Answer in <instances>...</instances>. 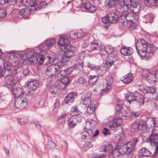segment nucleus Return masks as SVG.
<instances>
[{
	"instance_id": "nucleus-39",
	"label": "nucleus",
	"mask_w": 158,
	"mask_h": 158,
	"mask_svg": "<svg viewBox=\"0 0 158 158\" xmlns=\"http://www.w3.org/2000/svg\"><path fill=\"white\" fill-rule=\"evenodd\" d=\"M70 82V78L68 77H63L61 79V82L64 85V88L67 86L69 84Z\"/></svg>"
},
{
	"instance_id": "nucleus-33",
	"label": "nucleus",
	"mask_w": 158,
	"mask_h": 158,
	"mask_svg": "<svg viewBox=\"0 0 158 158\" xmlns=\"http://www.w3.org/2000/svg\"><path fill=\"white\" fill-rule=\"evenodd\" d=\"M30 14V11L27 8H23L19 11V14L23 18L27 17Z\"/></svg>"
},
{
	"instance_id": "nucleus-49",
	"label": "nucleus",
	"mask_w": 158,
	"mask_h": 158,
	"mask_svg": "<svg viewBox=\"0 0 158 158\" xmlns=\"http://www.w3.org/2000/svg\"><path fill=\"white\" fill-rule=\"evenodd\" d=\"M47 145L48 146V148L49 149H53L56 146L55 143L52 140L48 141Z\"/></svg>"
},
{
	"instance_id": "nucleus-47",
	"label": "nucleus",
	"mask_w": 158,
	"mask_h": 158,
	"mask_svg": "<svg viewBox=\"0 0 158 158\" xmlns=\"http://www.w3.org/2000/svg\"><path fill=\"white\" fill-rule=\"evenodd\" d=\"M18 120L19 122L22 124L26 123L27 121V117L24 116H21L20 118Z\"/></svg>"
},
{
	"instance_id": "nucleus-2",
	"label": "nucleus",
	"mask_w": 158,
	"mask_h": 158,
	"mask_svg": "<svg viewBox=\"0 0 158 158\" xmlns=\"http://www.w3.org/2000/svg\"><path fill=\"white\" fill-rule=\"evenodd\" d=\"M90 48L92 51L95 52V54H99L102 58H105L107 55L112 53L114 50V47L110 45H106L104 48H102L101 44L95 41L91 43Z\"/></svg>"
},
{
	"instance_id": "nucleus-5",
	"label": "nucleus",
	"mask_w": 158,
	"mask_h": 158,
	"mask_svg": "<svg viewBox=\"0 0 158 158\" xmlns=\"http://www.w3.org/2000/svg\"><path fill=\"white\" fill-rule=\"evenodd\" d=\"M43 56V52H34L30 58L25 59L24 61L27 62V64H36L39 62L40 64V58Z\"/></svg>"
},
{
	"instance_id": "nucleus-63",
	"label": "nucleus",
	"mask_w": 158,
	"mask_h": 158,
	"mask_svg": "<svg viewBox=\"0 0 158 158\" xmlns=\"http://www.w3.org/2000/svg\"><path fill=\"white\" fill-rule=\"evenodd\" d=\"M122 106L121 104H118L116 106V110L118 111L119 113L121 112V110L122 109Z\"/></svg>"
},
{
	"instance_id": "nucleus-23",
	"label": "nucleus",
	"mask_w": 158,
	"mask_h": 158,
	"mask_svg": "<svg viewBox=\"0 0 158 158\" xmlns=\"http://www.w3.org/2000/svg\"><path fill=\"white\" fill-rule=\"evenodd\" d=\"M48 49L49 48L46 43L45 41H44L39 45V47L35 48L34 50H36L40 53H41V51H42V52H44V53H46V52L44 51V50H46Z\"/></svg>"
},
{
	"instance_id": "nucleus-22",
	"label": "nucleus",
	"mask_w": 158,
	"mask_h": 158,
	"mask_svg": "<svg viewBox=\"0 0 158 158\" xmlns=\"http://www.w3.org/2000/svg\"><path fill=\"white\" fill-rule=\"evenodd\" d=\"M107 16L109 18L111 23H117L119 19L118 15L114 12L110 13Z\"/></svg>"
},
{
	"instance_id": "nucleus-37",
	"label": "nucleus",
	"mask_w": 158,
	"mask_h": 158,
	"mask_svg": "<svg viewBox=\"0 0 158 158\" xmlns=\"http://www.w3.org/2000/svg\"><path fill=\"white\" fill-rule=\"evenodd\" d=\"M157 49V47L152 44L147 45V52L148 53L153 54Z\"/></svg>"
},
{
	"instance_id": "nucleus-60",
	"label": "nucleus",
	"mask_w": 158,
	"mask_h": 158,
	"mask_svg": "<svg viewBox=\"0 0 158 158\" xmlns=\"http://www.w3.org/2000/svg\"><path fill=\"white\" fill-rule=\"evenodd\" d=\"M96 72L98 75H102L104 73L105 71L101 68H99L97 70Z\"/></svg>"
},
{
	"instance_id": "nucleus-15",
	"label": "nucleus",
	"mask_w": 158,
	"mask_h": 158,
	"mask_svg": "<svg viewBox=\"0 0 158 158\" xmlns=\"http://www.w3.org/2000/svg\"><path fill=\"white\" fill-rule=\"evenodd\" d=\"M105 85H104L105 89L102 90V91L106 92L108 89L111 88V85L113 82V78L110 75H108L105 78Z\"/></svg>"
},
{
	"instance_id": "nucleus-38",
	"label": "nucleus",
	"mask_w": 158,
	"mask_h": 158,
	"mask_svg": "<svg viewBox=\"0 0 158 158\" xmlns=\"http://www.w3.org/2000/svg\"><path fill=\"white\" fill-rule=\"evenodd\" d=\"M102 23L104 24V26L105 28H107L109 26L110 24L111 23L109 20V18L106 16L102 18Z\"/></svg>"
},
{
	"instance_id": "nucleus-27",
	"label": "nucleus",
	"mask_w": 158,
	"mask_h": 158,
	"mask_svg": "<svg viewBox=\"0 0 158 158\" xmlns=\"http://www.w3.org/2000/svg\"><path fill=\"white\" fill-rule=\"evenodd\" d=\"M145 123L148 128H152L154 127L156 122L153 118L149 117L147 118Z\"/></svg>"
},
{
	"instance_id": "nucleus-11",
	"label": "nucleus",
	"mask_w": 158,
	"mask_h": 158,
	"mask_svg": "<svg viewBox=\"0 0 158 158\" xmlns=\"http://www.w3.org/2000/svg\"><path fill=\"white\" fill-rule=\"evenodd\" d=\"M15 107L19 109L25 108L27 105V98L24 96H21L16 98L15 102Z\"/></svg>"
},
{
	"instance_id": "nucleus-48",
	"label": "nucleus",
	"mask_w": 158,
	"mask_h": 158,
	"mask_svg": "<svg viewBox=\"0 0 158 158\" xmlns=\"http://www.w3.org/2000/svg\"><path fill=\"white\" fill-rule=\"evenodd\" d=\"M87 82V80L84 77H80L78 80V82L80 84L83 85L86 83Z\"/></svg>"
},
{
	"instance_id": "nucleus-54",
	"label": "nucleus",
	"mask_w": 158,
	"mask_h": 158,
	"mask_svg": "<svg viewBox=\"0 0 158 158\" xmlns=\"http://www.w3.org/2000/svg\"><path fill=\"white\" fill-rule=\"evenodd\" d=\"M132 2H133V0H123V4L124 5H126L128 7L129 9L130 4V5L131 4Z\"/></svg>"
},
{
	"instance_id": "nucleus-56",
	"label": "nucleus",
	"mask_w": 158,
	"mask_h": 158,
	"mask_svg": "<svg viewBox=\"0 0 158 158\" xmlns=\"http://www.w3.org/2000/svg\"><path fill=\"white\" fill-rule=\"evenodd\" d=\"M150 74L149 71L147 69H144L142 73V75L143 76L145 77H148Z\"/></svg>"
},
{
	"instance_id": "nucleus-55",
	"label": "nucleus",
	"mask_w": 158,
	"mask_h": 158,
	"mask_svg": "<svg viewBox=\"0 0 158 158\" xmlns=\"http://www.w3.org/2000/svg\"><path fill=\"white\" fill-rule=\"evenodd\" d=\"M112 145L111 144H107V145L106 146L105 148L103 149V151L104 152H109V150L112 149Z\"/></svg>"
},
{
	"instance_id": "nucleus-53",
	"label": "nucleus",
	"mask_w": 158,
	"mask_h": 158,
	"mask_svg": "<svg viewBox=\"0 0 158 158\" xmlns=\"http://www.w3.org/2000/svg\"><path fill=\"white\" fill-rule=\"evenodd\" d=\"M47 3L44 1H41L38 5V7L40 9L44 8L47 5Z\"/></svg>"
},
{
	"instance_id": "nucleus-51",
	"label": "nucleus",
	"mask_w": 158,
	"mask_h": 158,
	"mask_svg": "<svg viewBox=\"0 0 158 158\" xmlns=\"http://www.w3.org/2000/svg\"><path fill=\"white\" fill-rule=\"evenodd\" d=\"M76 69L82 71L83 69V62H77L76 64Z\"/></svg>"
},
{
	"instance_id": "nucleus-50",
	"label": "nucleus",
	"mask_w": 158,
	"mask_h": 158,
	"mask_svg": "<svg viewBox=\"0 0 158 158\" xmlns=\"http://www.w3.org/2000/svg\"><path fill=\"white\" fill-rule=\"evenodd\" d=\"M148 93L146 94H148L149 95V93H155L156 92V88L154 87H150L148 88L147 89ZM150 96V95H149Z\"/></svg>"
},
{
	"instance_id": "nucleus-10",
	"label": "nucleus",
	"mask_w": 158,
	"mask_h": 158,
	"mask_svg": "<svg viewBox=\"0 0 158 158\" xmlns=\"http://www.w3.org/2000/svg\"><path fill=\"white\" fill-rule=\"evenodd\" d=\"M145 122L141 120L139 122H135L132 123L131 131L132 133L137 132L138 131H143L146 128Z\"/></svg>"
},
{
	"instance_id": "nucleus-19",
	"label": "nucleus",
	"mask_w": 158,
	"mask_h": 158,
	"mask_svg": "<svg viewBox=\"0 0 158 158\" xmlns=\"http://www.w3.org/2000/svg\"><path fill=\"white\" fill-rule=\"evenodd\" d=\"M133 49L131 47H127L125 46H122L120 52L121 54L124 56H129L133 52Z\"/></svg>"
},
{
	"instance_id": "nucleus-45",
	"label": "nucleus",
	"mask_w": 158,
	"mask_h": 158,
	"mask_svg": "<svg viewBox=\"0 0 158 158\" xmlns=\"http://www.w3.org/2000/svg\"><path fill=\"white\" fill-rule=\"evenodd\" d=\"M87 107V111L88 114H91L93 113L95 110V106L94 104H93L89 105V106H85Z\"/></svg>"
},
{
	"instance_id": "nucleus-52",
	"label": "nucleus",
	"mask_w": 158,
	"mask_h": 158,
	"mask_svg": "<svg viewBox=\"0 0 158 158\" xmlns=\"http://www.w3.org/2000/svg\"><path fill=\"white\" fill-rule=\"evenodd\" d=\"M31 124L32 125H35L38 128H41V125L40 122L36 121L35 120H32L31 123Z\"/></svg>"
},
{
	"instance_id": "nucleus-34",
	"label": "nucleus",
	"mask_w": 158,
	"mask_h": 158,
	"mask_svg": "<svg viewBox=\"0 0 158 158\" xmlns=\"http://www.w3.org/2000/svg\"><path fill=\"white\" fill-rule=\"evenodd\" d=\"M117 0H106L105 4L106 6L108 8H112L115 7L116 3V1Z\"/></svg>"
},
{
	"instance_id": "nucleus-64",
	"label": "nucleus",
	"mask_w": 158,
	"mask_h": 158,
	"mask_svg": "<svg viewBox=\"0 0 158 158\" xmlns=\"http://www.w3.org/2000/svg\"><path fill=\"white\" fill-rule=\"evenodd\" d=\"M131 115L132 117H134L135 118H137L139 116V114L138 112H132L131 114Z\"/></svg>"
},
{
	"instance_id": "nucleus-46",
	"label": "nucleus",
	"mask_w": 158,
	"mask_h": 158,
	"mask_svg": "<svg viewBox=\"0 0 158 158\" xmlns=\"http://www.w3.org/2000/svg\"><path fill=\"white\" fill-rule=\"evenodd\" d=\"M69 37L70 39H76L78 37V35L76 31H72L69 33Z\"/></svg>"
},
{
	"instance_id": "nucleus-28",
	"label": "nucleus",
	"mask_w": 158,
	"mask_h": 158,
	"mask_svg": "<svg viewBox=\"0 0 158 158\" xmlns=\"http://www.w3.org/2000/svg\"><path fill=\"white\" fill-rule=\"evenodd\" d=\"M129 16L128 14H127V16H126V20L123 21V24L124 25H126L128 27L135 28V24L133 23L132 20L131 19L127 20V18L128 16Z\"/></svg>"
},
{
	"instance_id": "nucleus-41",
	"label": "nucleus",
	"mask_w": 158,
	"mask_h": 158,
	"mask_svg": "<svg viewBox=\"0 0 158 158\" xmlns=\"http://www.w3.org/2000/svg\"><path fill=\"white\" fill-rule=\"evenodd\" d=\"M67 115L66 113L63 114L58 117L57 120L58 123L60 124L64 123L65 121V118Z\"/></svg>"
},
{
	"instance_id": "nucleus-26",
	"label": "nucleus",
	"mask_w": 158,
	"mask_h": 158,
	"mask_svg": "<svg viewBox=\"0 0 158 158\" xmlns=\"http://www.w3.org/2000/svg\"><path fill=\"white\" fill-rule=\"evenodd\" d=\"M93 134V131L91 129H87L85 127L84 131L82 133L81 138L83 139H85L86 138H90Z\"/></svg>"
},
{
	"instance_id": "nucleus-21",
	"label": "nucleus",
	"mask_w": 158,
	"mask_h": 158,
	"mask_svg": "<svg viewBox=\"0 0 158 158\" xmlns=\"http://www.w3.org/2000/svg\"><path fill=\"white\" fill-rule=\"evenodd\" d=\"M23 3L27 7H34L37 6V2L35 0H23ZM37 7H35L34 10H36Z\"/></svg>"
},
{
	"instance_id": "nucleus-31",
	"label": "nucleus",
	"mask_w": 158,
	"mask_h": 158,
	"mask_svg": "<svg viewBox=\"0 0 158 158\" xmlns=\"http://www.w3.org/2000/svg\"><path fill=\"white\" fill-rule=\"evenodd\" d=\"M99 77L97 75H90L88 83L89 84H94L97 81H98L99 80Z\"/></svg>"
},
{
	"instance_id": "nucleus-29",
	"label": "nucleus",
	"mask_w": 158,
	"mask_h": 158,
	"mask_svg": "<svg viewBox=\"0 0 158 158\" xmlns=\"http://www.w3.org/2000/svg\"><path fill=\"white\" fill-rule=\"evenodd\" d=\"M144 3L150 7L158 6V0H144Z\"/></svg>"
},
{
	"instance_id": "nucleus-57",
	"label": "nucleus",
	"mask_w": 158,
	"mask_h": 158,
	"mask_svg": "<svg viewBox=\"0 0 158 158\" xmlns=\"http://www.w3.org/2000/svg\"><path fill=\"white\" fill-rule=\"evenodd\" d=\"M6 15V12L4 9H1L0 10V18H3L5 17Z\"/></svg>"
},
{
	"instance_id": "nucleus-58",
	"label": "nucleus",
	"mask_w": 158,
	"mask_h": 158,
	"mask_svg": "<svg viewBox=\"0 0 158 158\" xmlns=\"http://www.w3.org/2000/svg\"><path fill=\"white\" fill-rule=\"evenodd\" d=\"M74 100L73 99H72L71 98H69V97L67 96H66L64 100V102L66 104H68L70 102H72Z\"/></svg>"
},
{
	"instance_id": "nucleus-25",
	"label": "nucleus",
	"mask_w": 158,
	"mask_h": 158,
	"mask_svg": "<svg viewBox=\"0 0 158 158\" xmlns=\"http://www.w3.org/2000/svg\"><path fill=\"white\" fill-rule=\"evenodd\" d=\"M117 60L116 56H114L111 55L108 56L106 60V64L107 67H110Z\"/></svg>"
},
{
	"instance_id": "nucleus-13",
	"label": "nucleus",
	"mask_w": 158,
	"mask_h": 158,
	"mask_svg": "<svg viewBox=\"0 0 158 158\" xmlns=\"http://www.w3.org/2000/svg\"><path fill=\"white\" fill-rule=\"evenodd\" d=\"M135 47L138 53L141 57L146 56L147 51V45H142L140 43H136Z\"/></svg>"
},
{
	"instance_id": "nucleus-42",
	"label": "nucleus",
	"mask_w": 158,
	"mask_h": 158,
	"mask_svg": "<svg viewBox=\"0 0 158 158\" xmlns=\"http://www.w3.org/2000/svg\"><path fill=\"white\" fill-rule=\"evenodd\" d=\"M145 18L146 19L145 23H151L152 22L154 16L152 14H149L145 16Z\"/></svg>"
},
{
	"instance_id": "nucleus-30",
	"label": "nucleus",
	"mask_w": 158,
	"mask_h": 158,
	"mask_svg": "<svg viewBox=\"0 0 158 158\" xmlns=\"http://www.w3.org/2000/svg\"><path fill=\"white\" fill-rule=\"evenodd\" d=\"M124 78L122 81L124 84H127L132 81V74L131 73H129L127 75L124 76Z\"/></svg>"
},
{
	"instance_id": "nucleus-59",
	"label": "nucleus",
	"mask_w": 158,
	"mask_h": 158,
	"mask_svg": "<svg viewBox=\"0 0 158 158\" xmlns=\"http://www.w3.org/2000/svg\"><path fill=\"white\" fill-rule=\"evenodd\" d=\"M138 139L137 138H134L132 140V142H131L132 144V146H133V148L134 149L136 144L138 142Z\"/></svg>"
},
{
	"instance_id": "nucleus-7",
	"label": "nucleus",
	"mask_w": 158,
	"mask_h": 158,
	"mask_svg": "<svg viewBox=\"0 0 158 158\" xmlns=\"http://www.w3.org/2000/svg\"><path fill=\"white\" fill-rule=\"evenodd\" d=\"M39 85V81L37 80H33L29 82L27 85V89L25 92V94L27 95L32 94L38 88Z\"/></svg>"
},
{
	"instance_id": "nucleus-43",
	"label": "nucleus",
	"mask_w": 158,
	"mask_h": 158,
	"mask_svg": "<svg viewBox=\"0 0 158 158\" xmlns=\"http://www.w3.org/2000/svg\"><path fill=\"white\" fill-rule=\"evenodd\" d=\"M91 100L89 97H87L84 98L83 101L81 103V104L84 105L85 106L92 105L91 104Z\"/></svg>"
},
{
	"instance_id": "nucleus-17",
	"label": "nucleus",
	"mask_w": 158,
	"mask_h": 158,
	"mask_svg": "<svg viewBox=\"0 0 158 158\" xmlns=\"http://www.w3.org/2000/svg\"><path fill=\"white\" fill-rule=\"evenodd\" d=\"M16 85H13L11 86L12 92L15 98H18L21 97V94H23V92L22 89L20 88H17L16 87Z\"/></svg>"
},
{
	"instance_id": "nucleus-8",
	"label": "nucleus",
	"mask_w": 158,
	"mask_h": 158,
	"mask_svg": "<svg viewBox=\"0 0 158 158\" xmlns=\"http://www.w3.org/2000/svg\"><path fill=\"white\" fill-rule=\"evenodd\" d=\"M8 62L6 61L4 62V69L2 70L10 71L12 66H15L18 64L19 62L15 59V56H11L8 58Z\"/></svg>"
},
{
	"instance_id": "nucleus-4",
	"label": "nucleus",
	"mask_w": 158,
	"mask_h": 158,
	"mask_svg": "<svg viewBox=\"0 0 158 158\" xmlns=\"http://www.w3.org/2000/svg\"><path fill=\"white\" fill-rule=\"evenodd\" d=\"M64 64L59 62L58 64L54 63L50 65L46 69V74L49 77L54 76L59 69L63 66Z\"/></svg>"
},
{
	"instance_id": "nucleus-35",
	"label": "nucleus",
	"mask_w": 158,
	"mask_h": 158,
	"mask_svg": "<svg viewBox=\"0 0 158 158\" xmlns=\"http://www.w3.org/2000/svg\"><path fill=\"white\" fill-rule=\"evenodd\" d=\"M80 113L77 107L75 106L72 107L70 113L73 116H77L80 114Z\"/></svg>"
},
{
	"instance_id": "nucleus-18",
	"label": "nucleus",
	"mask_w": 158,
	"mask_h": 158,
	"mask_svg": "<svg viewBox=\"0 0 158 158\" xmlns=\"http://www.w3.org/2000/svg\"><path fill=\"white\" fill-rule=\"evenodd\" d=\"M122 120L120 118H117L114 119L113 123L109 125V127L112 130H117L118 126L121 125Z\"/></svg>"
},
{
	"instance_id": "nucleus-24",
	"label": "nucleus",
	"mask_w": 158,
	"mask_h": 158,
	"mask_svg": "<svg viewBox=\"0 0 158 158\" xmlns=\"http://www.w3.org/2000/svg\"><path fill=\"white\" fill-rule=\"evenodd\" d=\"M138 153L140 157H148L152 155L151 152L145 148H142L140 149Z\"/></svg>"
},
{
	"instance_id": "nucleus-32",
	"label": "nucleus",
	"mask_w": 158,
	"mask_h": 158,
	"mask_svg": "<svg viewBox=\"0 0 158 158\" xmlns=\"http://www.w3.org/2000/svg\"><path fill=\"white\" fill-rule=\"evenodd\" d=\"M13 77L12 75H8L6 76L5 79V82L6 84L9 85H16L14 84L13 81Z\"/></svg>"
},
{
	"instance_id": "nucleus-62",
	"label": "nucleus",
	"mask_w": 158,
	"mask_h": 158,
	"mask_svg": "<svg viewBox=\"0 0 158 158\" xmlns=\"http://www.w3.org/2000/svg\"><path fill=\"white\" fill-rule=\"evenodd\" d=\"M102 132L105 135L110 134V133L109 132V130L106 128H105L103 129L102 130Z\"/></svg>"
},
{
	"instance_id": "nucleus-6",
	"label": "nucleus",
	"mask_w": 158,
	"mask_h": 158,
	"mask_svg": "<svg viewBox=\"0 0 158 158\" xmlns=\"http://www.w3.org/2000/svg\"><path fill=\"white\" fill-rule=\"evenodd\" d=\"M134 150L131 142L124 143L120 146L118 149L119 152L122 154L130 155Z\"/></svg>"
},
{
	"instance_id": "nucleus-1",
	"label": "nucleus",
	"mask_w": 158,
	"mask_h": 158,
	"mask_svg": "<svg viewBox=\"0 0 158 158\" xmlns=\"http://www.w3.org/2000/svg\"><path fill=\"white\" fill-rule=\"evenodd\" d=\"M43 52V56L40 58V64H42L45 62L46 64H50L54 62H61L64 64L69 60L70 57L67 56L64 54L60 53L59 55L52 52L49 54Z\"/></svg>"
},
{
	"instance_id": "nucleus-14",
	"label": "nucleus",
	"mask_w": 158,
	"mask_h": 158,
	"mask_svg": "<svg viewBox=\"0 0 158 158\" xmlns=\"http://www.w3.org/2000/svg\"><path fill=\"white\" fill-rule=\"evenodd\" d=\"M141 5L138 2L133 1L132 2L130 5V11L133 14L138 13L141 8Z\"/></svg>"
},
{
	"instance_id": "nucleus-61",
	"label": "nucleus",
	"mask_w": 158,
	"mask_h": 158,
	"mask_svg": "<svg viewBox=\"0 0 158 158\" xmlns=\"http://www.w3.org/2000/svg\"><path fill=\"white\" fill-rule=\"evenodd\" d=\"M105 157V156L103 154L100 155L94 154L93 156V158H104Z\"/></svg>"
},
{
	"instance_id": "nucleus-40",
	"label": "nucleus",
	"mask_w": 158,
	"mask_h": 158,
	"mask_svg": "<svg viewBox=\"0 0 158 158\" xmlns=\"http://www.w3.org/2000/svg\"><path fill=\"white\" fill-rule=\"evenodd\" d=\"M45 41L49 48L53 46L56 43V40L54 38L48 39Z\"/></svg>"
},
{
	"instance_id": "nucleus-44",
	"label": "nucleus",
	"mask_w": 158,
	"mask_h": 158,
	"mask_svg": "<svg viewBox=\"0 0 158 158\" xmlns=\"http://www.w3.org/2000/svg\"><path fill=\"white\" fill-rule=\"evenodd\" d=\"M135 94L133 95L131 94L128 96H126L125 99L129 103H131L132 101H135Z\"/></svg>"
},
{
	"instance_id": "nucleus-16",
	"label": "nucleus",
	"mask_w": 158,
	"mask_h": 158,
	"mask_svg": "<svg viewBox=\"0 0 158 158\" xmlns=\"http://www.w3.org/2000/svg\"><path fill=\"white\" fill-rule=\"evenodd\" d=\"M128 7L126 5H124L123 4L121 3L117 5L115 8V11L116 14H119V15L127 12L129 10Z\"/></svg>"
},
{
	"instance_id": "nucleus-3",
	"label": "nucleus",
	"mask_w": 158,
	"mask_h": 158,
	"mask_svg": "<svg viewBox=\"0 0 158 158\" xmlns=\"http://www.w3.org/2000/svg\"><path fill=\"white\" fill-rule=\"evenodd\" d=\"M69 42L68 39L60 37L58 42V44L64 47V54L67 56L71 57L73 54V46L69 45Z\"/></svg>"
},
{
	"instance_id": "nucleus-9",
	"label": "nucleus",
	"mask_w": 158,
	"mask_h": 158,
	"mask_svg": "<svg viewBox=\"0 0 158 158\" xmlns=\"http://www.w3.org/2000/svg\"><path fill=\"white\" fill-rule=\"evenodd\" d=\"M158 129V127H156ZM156 129L152 130V133L149 136V142L151 143L152 145H156V151L154 153L155 155H158V133L155 132Z\"/></svg>"
},
{
	"instance_id": "nucleus-20",
	"label": "nucleus",
	"mask_w": 158,
	"mask_h": 158,
	"mask_svg": "<svg viewBox=\"0 0 158 158\" xmlns=\"http://www.w3.org/2000/svg\"><path fill=\"white\" fill-rule=\"evenodd\" d=\"M82 6L87 10L90 12L93 13L97 10L96 7L89 2H86L83 3Z\"/></svg>"
},
{
	"instance_id": "nucleus-12",
	"label": "nucleus",
	"mask_w": 158,
	"mask_h": 158,
	"mask_svg": "<svg viewBox=\"0 0 158 158\" xmlns=\"http://www.w3.org/2000/svg\"><path fill=\"white\" fill-rule=\"evenodd\" d=\"M135 101L138 102L140 105H143L145 102H148L151 98V96L148 94H145L144 96L140 93H135Z\"/></svg>"
},
{
	"instance_id": "nucleus-36",
	"label": "nucleus",
	"mask_w": 158,
	"mask_h": 158,
	"mask_svg": "<svg viewBox=\"0 0 158 158\" xmlns=\"http://www.w3.org/2000/svg\"><path fill=\"white\" fill-rule=\"evenodd\" d=\"M77 120L76 118H71L68 120V124L71 127H73L76 125Z\"/></svg>"
}]
</instances>
